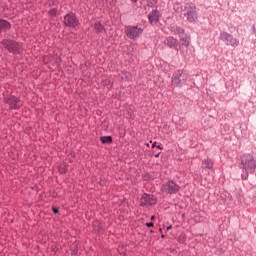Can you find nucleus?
<instances>
[{"label":"nucleus","mask_w":256,"mask_h":256,"mask_svg":"<svg viewBox=\"0 0 256 256\" xmlns=\"http://www.w3.org/2000/svg\"><path fill=\"white\" fill-rule=\"evenodd\" d=\"M240 159V169H244V171L246 172L245 174H242L241 177L243 181H247L249 179V173L251 175L255 173L256 160L255 157L252 156V154H244L240 157Z\"/></svg>","instance_id":"obj_1"},{"label":"nucleus","mask_w":256,"mask_h":256,"mask_svg":"<svg viewBox=\"0 0 256 256\" xmlns=\"http://www.w3.org/2000/svg\"><path fill=\"white\" fill-rule=\"evenodd\" d=\"M184 17H186V20L188 23H197V20L199 19V15L197 13V5L193 2H188L184 5Z\"/></svg>","instance_id":"obj_2"},{"label":"nucleus","mask_w":256,"mask_h":256,"mask_svg":"<svg viewBox=\"0 0 256 256\" xmlns=\"http://www.w3.org/2000/svg\"><path fill=\"white\" fill-rule=\"evenodd\" d=\"M189 79V73L184 69L176 70L172 75L171 84L173 87H183Z\"/></svg>","instance_id":"obj_3"},{"label":"nucleus","mask_w":256,"mask_h":256,"mask_svg":"<svg viewBox=\"0 0 256 256\" xmlns=\"http://www.w3.org/2000/svg\"><path fill=\"white\" fill-rule=\"evenodd\" d=\"M1 45L4 49H7L9 53H13L14 55H21L23 53V46L15 40L3 39Z\"/></svg>","instance_id":"obj_4"},{"label":"nucleus","mask_w":256,"mask_h":256,"mask_svg":"<svg viewBox=\"0 0 256 256\" xmlns=\"http://www.w3.org/2000/svg\"><path fill=\"white\" fill-rule=\"evenodd\" d=\"M124 33L126 37H128V39H132V41H135L136 39H139L141 35H143V28L137 25H128L124 27Z\"/></svg>","instance_id":"obj_5"},{"label":"nucleus","mask_w":256,"mask_h":256,"mask_svg":"<svg viewBox=\"0 0 256 256\" xmlns=\"http://www.w3.org/2000/svg\"><path fill=\"white\" fill-rule=\"evenodd\" d=\"M220 41H223L228 47H239V39L235 38L232 34L226 31L220 32Z\"/></svg>","instance_id":"obj_6"},{"label":"nucleus","mask_w":256,"mask_h":256,"mask_svg":"<svg viewBox=\"0 0 256 256\" xmlns=\"http://www.w3.org/2000/svg\"><path fill=\"white\" fill-rule=\"evenodd\" d=\"M3 101L9 106L11 111L21 109L23 107V102L15 95L4 96Z\"/></svg>","instance_id":"obj_7"},{"label":"nucleus","mask_w":256,"mask_h":256,"mask_svg":"<svg viewBox=\"0 0 256 256\" xmlns=\"http://www.w3.org/2000/svg\"><path fill=\"white\" fill-rule=\"evenodd\" d=\"M180 189L181 187L173 180H169L161 186L162 193H166V195H176Z\"/></svg>","instance_id":"obj_8"},{"label":"nucleus","mask_w":256,"mask_h":256,"mask_svg":"<svg viewBox=\"0 0 256 256\" xmlns=\"http://www.w3.org/2000/svg\"><path fill=\"white\" fill-rule=\"evenodd\" d=\"M153 205H157L155 195L144 193L140 198V207H153Z\"/></svg>","instance_id":"obj_9"},{"label":"nucleus","mask_w":256,"mask_h":256,"mask_svg":"<svg viewBox=\"0 0 256 256\" xmlns=\"http://www.w3.org/2000/svg\"><path fill=\"white\" fill-rule=\"evenodd\" d=\"M63 24L65 25V27L75 29V27H79V20L74 13H68L64 16Z\"/></svg>","instance_id":"obj_10"},{"label":"nucleus","mask_w":256,"mask_h":256,"mask_svg":"<svg viewBox=\"0 0 256 256\" xmlns=\"http://www.w3.org/2000/svg\"><path fill=\"white\" fill-rule=\"evenodd\" d=\"M164 45L169 47V49H175V51H180L181 49V42L173 36H168L164 39Z\"/></svg>","instance_id":"obj_11"},{"label":"nucleus","mask_w":256,"mask_h":256,"mask_svg":"<svg viewBox=\"0 0 256 256\" xmlns=\"http://www.w3.org/2000/svg\"><path fill=\"white\" fill-rule=\"evenodd\" d=\"M159 11L157 9L152 10L148 15V21L151 25H155L159 21Z\"/></svg>","instance_id":"obj_12"},{"label":"nucleus","mask_w":256,"mask_h":256,"mask_svg":"<svg viewBox=\"0 0 256 256\" xmlns=\"http://www.w3.org/2000/svg\"><path fill=\"white\" fill-rule=\"evenodd\" d=\"M202 168L203 169H208L209 171H215V169L213 168L215 165V161H213V159L211 158H206L202 161Z\"/></svg>","instance_id":"obj_13"},{"label":"nucleus","mask_w":256,"mask_h":256,"mask_svg":"<svg viewBox=\"0 0 256 256\" xmlns=\"http://www.w3.org/2000/svg\"><path fill=\"white\" fill-rule=\"evenodd\" d=\"M179 37H180V41H181L180 47H186V49H187V47H189V45L191 44V38L187 34H185V32H184V34L180 35Z\"/></svg>","instance_id":"obj_14"},{"label":"nucleus","mask_w":256,"mask_h":256,"mask_svg":"<svg viewBox=\"0 0 256 256\" xmlns=\"http://www.w3.org/2000/svg\"><path fill=\"white\" fill-rule=\"evenodd\" d=\"M170 32L173 33V35H178V37H181V35H185V29L177 25L170 26Z\"/></svg>","instance_id":"obj_15"},{"label":"nucleus","mask_w":256,"mask_h":256,"mask_svg":"<svg viewBox=\"0 0 256 256\" xmlns=\"http://www.w3.org/2000/svg\"><path fill=\"white\" fill-rule=\"evenodd\" d=\"M11 24L7 20L0 19V33L1 31H9Z\"/></svg>","instance_id":"obj_16"},{"label":"nucleus","mask_w":256,"mask_h":256,"mask_svg":"<svg viewBox=\"0 0 256 256\" xmlns=\"http://www.w3.org/2000/svg\"><path fill=\"white\" fill-rule=\"evenodd\" d=\"M92 227L96 233H103V226L101 225V222L99 220H95L92 223Z\"/></svg>","instance_id":"obj_17"},{"label":"nucleus","mask_w":256,"mask_h":256,"mask_svg":"<svg viewBox=\"0 0 256 256\" xmlns=\"http://www.w3.org/2000/svg\"><path fill=\"white\" fill-rule=\"evenodd\" d=\"M100 141H101V143H103V145H111V143H113V137L101 136Z\"/></svg>","instance_id":"obj_18"},{"label":"nucleus","mask_w":256,"mask_h":256,"mask_svg":"<svg viewBox=\"0 0 256 256\" xmlns=\"http://www.w3.org/2000/svg\"><path fill=\"white\" fill-rule=\"evenodd\" d=\"M94 29L96 33H103V31H105V26L98 21L94 24Z\"/></svg>","instance_id":"obj_19"},{"label":"nucleus","mask_w":256,"mask_h":256,"mask_svg":"<svg viewBox=\"0 0 256 256\" xmlns=\"http://www.w3.org/2000/svg\"><path fill=\"white\" fill-rule=\"evenodd\" d=\"M101 85H103V87H109V91H111V89H113V82L111 81V79H104L101 82Z\"/></svg>","instance_id":"obj_20"},{"label":"nucleus","mask_w":256,"mask_h":256,"mask_svg":"<svg viewBox=\"0 0 256 256\" xmlns=\"http://www.w3.org/2000/svg\"><path fill=\"white\" fill-rule=\"evenodd\" d=\"M71 255H77V253H79V246L77 245V242H74L72 245H71Z\"/></svg>","instance_id":"obj_21"},{"label":"nucleus","mask_w":256,"mask_h":256,"mask_svg":"<svg viewBox=\"0 0 256 256\" xmlns=\"http://www.w3.org/2000/svg\"><path fill=\"white\" fill-rule=\"evenodd\" d=\"M58 171L61 175H65V173H67V171H68L67 165L66 164H60L58 166Z\"/></svg>","instance_id":"obj_22"},{"label":"nucleus","mask_w":256,"mask_h":256,"mask_svg":"<svg viewBox=\"0 0 256 256\" xmlns=\"http://www.w3.org/2000/svg\"><path fill=\"white\" fill-rule=\"evenodd\" d=\"M49 17H57V8H52L48 11Z\"/></svg>","instance_id":"obj_23"},{"label":"nucleus","mask_w":256,"mask_h":256,"mask_svg":"<svg viewBox=\"0 0 256 256\" xmlns=\"http://www.w3.org/2000/svg\"><path fill=\"white\" fill-rule=\"evenodd\" d=\"M122 79L124 81H129L131 79V74L129 72H122Z\"/></svg>","instance_id":"obj_24"},{"label":"nucleus","mask_w":256,"mask_h":256,"mask_svg":"<svg viewBox=\"0 0 256 256\" xmlns=\"http://www.w3.org/2000/svg\"><path fill=\"white\" fill-rule=\"evenodd\" d=\"M42 61H43V63H44L45 65L49 64V61H51V56H49V55H44V56L42 57Z\"/></svg>","instance_id":"obj_25"},{"label":"nucleus","mask_w":256,"mask_h":256,"mask_svg":"<svg viewBox=\"0 0 256 256\" xmlns=\"http://www.w3.org/2000/svg\"><path fill=\"white\" fill-rule=\"evenodd\" d=\"M61 61H62L61 57H57V58L55 59L54 63H55V67H56L57 69H59V67H61Z\"/></svg>","instance_id":"obj_26"},{"label":"nucleus","mask_w":256,"mask_h":256,"mask_svg":"<svg viewBox=\"0 0 256 256\" xmlns=\"http://www.w3.org/2000/svg\"><path fill=\"white\" fill-rule=\"evenodd\" d=\"M148 7H155L157 5V0H147Z\"/></svg>","instance_id":"obj_27"},{"label":"nucleus","mask_w":256,"mask_h":256,"mask_svg":"<svg viewBox=\"0 0 256 256\" xmlns=\"http://www.w3.org/2000/svg\"><path fill=\"white\" fill-rule=\"evenodd\" d=\"M52 211L55 215H57V213H59V209H57L56 207L52 208Z\"/></svg>","instance_id":"obj_28"},{"label":"nucleus","mask_w":256,"mask_h":256,"mask_svg":"<svg viewBox=\"0 0 256 256\" xmlns=\"http://www.w3.org/2000/svg\"><path fill=\"white\" fill-rule=\"evenodd\" d=\"M154 223L153 222H147L146 223V227H154Z\"/></svg>","instance_id":"obj_29"},{"label":"nucleus","mask_w":256,"mask_h":256,"mask_svg":"<svg viewBox=\"0 0 256 256\" xmlns=\"http://www.w3.org/2000/svg\"><path fill=\"white\" fill-rule=\"evenodd\" d=\"M156 149H159L160 151H163V147L161 145H157Z\"/></svg>","instance_id":"obj_30"},{"label":"nucleus","mask_w":256,"mask_h":256,"mask_svg":"<svg viewBox=\"0 0 256 256\" xmlns=\"http://www.w3.org/2000/svg\"><path fill=\"white\" fill-rule=\"evenodd\" d=\"M171 229H173V226H172V225H169V226L166 228V231H171Z\"/></svg>","instance_id":"obj_31"},{"label":"nucleus","mask_w":256,"mask_h":256,"mask_svg":"<svg viewBox=\"0 0 256 256\" xmlns=\"http://www.w3.org/2000/svg\"><path fill=\"white\" fill-rule=\"evenodd\" d=\"M159 155H161V152L154 154V157H156V159H157V158H159Z\"/></svg>","instance_id":"obj_32"},{"label":"nucleus","mask_w":256,"mask_h":256,"mask_svg":"<svg viewBox=\"0 0 256 256\" xmlns=\"http://www.w3.org/2000/svg\"><path fill=\"white\" fill-rule=\"evenodd\" d=\"M155 147H157V142H154V143L152 144V149H155Z\"/></svg>","instance_id":"obj_33"},{"label":"nucleus","mask_w":256,"mask_h":256,"mask_svg":"<svg viewBox=\"0 0 256 256\" xmlns=\"http://www.w3.org/2000/svg\"><path fill=\"white\" fill-rule=\"evenodd\" d=\"M132 1V3H137V1H139V0H131Z\"/></svg>","instance_id":"obj_34"},{"label":"nucleus","mask_w":256,"mask_h":256,"mask_svg":"<svg viewBox=\"0 0 256 256\" xmlns=\"http://www.w3.org/2000/svg\"><path fill=\"white\" fill-rule=\"evenodd\" d=\"M155 219V216H151V221H153Z\"/></svg>","instance_id":"obj_35"},{"label":"nucleus","mask_w":256,"mask_h":256,"mask_svg":"<svg viewBox=\"0 0 256 256\" xmlns=\"http://www.w3.org/2000/svg\"><path fill=\"white\" fill-rule=\"evenodd\" d=\"M161 238H162V239H165V235L162 234V235H161Z\"/></svg>","instance_id":"obj_36"},{"label":"nucleus","mask_w":256,"mask_h":256,"mask_svg":"<svg viewBox=\"0 0 256 256\" xmlns=\"http://www.w3.org/2000/svg\"><path fill=\"white\" fill-rule=\"evenodd\" d=\"M159 231H160V232H162V231H163V229H161V228H160V229H159Z\"/></svg>","instance_id":"obj_37"}]
</instances>
